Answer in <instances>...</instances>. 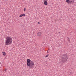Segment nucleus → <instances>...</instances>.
<instances>
[{
  "instance_id": "ddd939ff",
  "label": "nucleus",
  "mask_w": 76,
  "mask_h": 76,
  "mask_svg": "<svg viewBox=\"0 0 76 76\" xmlns=\"http://www.w3.org/2000/svg\"><path fill=\"white\" fill-rule=\"evenodd\" d=\"M7 70L6 69H5L4 70V71H5V72H6V71Z\"/></svg>"
},
{
  "instance_id": "6e6552de",
  "label": "nucleus",
  "mask_w": 76,
  "mask_h": 76,
  "mask_svg": "<svg viewBox=\"0 0 76 76\" xmlns=\"http://www.w3.org/2000/svg\"><path fill=\"white\" fill-rule=\"evenodd\" d=\"M2 53H3V56H6V53L5 52H3Z\"/></svg>"
},
{
  "instance_id": "7ed1b4c3",
  "label": "nucleus",
  "mask_w": 76,
  "mask_h": 76,
  "mask_svg": "<svg viewBox=\"0 0 76 76\" xmlns=\"http://www.w3.org/2000/svg\"><path fill=\"white\" fill-rule=\"evenodd\" d=\"M61 62L62 63H64L67 60V55L64 54L62 55L61 57Z\"/></svg>"
},
{
  "instance_id": "423d86ee",
  "label": "nucleus",
  "mask_w": 76,
  "mask_h": 76,
  "mask_svg": "<svg viewBox=\"0 0 76 76\" xmlns=\"http://www.w3.org/2000/svg\"><path fill=\"white\" fill-rule=\"evenodd\" d=\"M66 1L67 3H71L72 2V1L69 0H67Z\"/></svg>"
},
{
  "instance_id": "20e7f679",
  "label": "nucleus",
  "mask_w": 76,
  "mask_h": 76,
  "mask_svg": "<svg viewBox=\"0 0 76 76\" xmlns=\"http://www.w3.org/2000/svg\"><path fill=\"white\" fill-rule=\"evenodd\" d=\"M37 35L38 37H41V36H42V34L41 32H38L37 34Z\"/></svg>"
},
{
  "instance_id": "f8f14e48",
  "label": "nucleus",
  "mask_w": 76,
  "mask_h": 76,
  "mask_svg": "<svg viewBox=\"0 0 76 76\" xmlns=\"http://www.w3.org/2000/svg\"><path fill=\"white\" fill-rule=\"evenodd\" d=\"M26 10V8H24V11H25Z\"/></svg>"
},
{
  "instance_id": "4468645a",
  "label": "nucleus",
  "mask_w": 76,
  "mask_h": 76,
  "mask_svg": "<svg viewBox=\"0 0 76 76\" xmlns=\"http://www.w3.org/2000/svg\"><path fill=\"white\" fill-rule=\"evenodd\" d=\"M38 23L39 24V23H39V22H38Z\"/></svg>"
},
{
  "instance_id": "dca6fc26",
  "label": "nucleus",
  "mask_w": 76,
  "mask_h": 76,
  "mask_svg": "<svg viewBox=\"0 0 76 76\" xmlns=\"http://www.w3.org/2000/svg\"><path fill=\"white\" fill-rule=\"evenodd\" d=\"M37 44H38V43H37Z\"/></svg>"
},
{
  "instance_id": "39448f33",
  "label": "nucleus",
  "mask_w": 76,
  "mask_h": 76,
  "mask_svg": "<svg viewBox=\"0 0 76 76\" xmlns=\"http://www.w3.org/2000/svg\"><path fill=\"white\" fill-rule=\"evenodd\" d=\"M44 4L47 6L48 4V2H47V0H44Z\"/></svg>"
},
{
  "instance_id": "0eeeda50",
  "label": "nucleus",
  "mask_w": 76,
  "mask_h": 76,
  "mask_svg": "<svg viewBox=\"0 0 76 76\" xmlns=\"http://www.w3.org/2000/svg\"><path fill=\"white\" fill-rule=\"evenodd\" d=\"M25 16V14H23L20 15L19 16V17L20 18H21V17H22V16Z\"/></svg>"
},
{
  "instance_id": "f257e3e1",
  "label": "nucleus",
  "mask_w": 76,
  "mask_h": 76,
  "mask_svg": "<svg viewBox=\"0 0 76 76\" xmlns=\"http://www.w3.org/2000/svg\"><path fill=\"white\" fill-rule=\"evenodd\" d=\"M12 38L10 37L7 36L6 37V40H5V45H10L12 44Z\"/></svg>"
},
{
  "instance_id": "f03ea898",
  "label": "nucleus",
  "mask_w": 76,
  "mask_h": 76,
  "mask_svg": "<svg viewBox=\"0 0 76 76\" xmlns=\"http://www.w3.org/2000/svg\"><path fill=\"white\" fill-rule=\"evenodd\" d=\"M27 65L28 66H29V68L32 69L34 67V62L32 61H31V60L29 59H28L27 60Z\"/></svg>"
},
{
  "instance_id": "1a4fd4ad",
  "label": "nucleus",
  "mask_w": 76,
  "mask_h": 76,
  "mask_svg": "<svg viewBox=\"0 0 76 76\" xmlns=\"http://www.w3.org/2000/svg\"><path fill=\"white\" fill-rule=\"evenodd\" d=\"M47 53H50V50H48L47 51Z\"/></svg>"
},
{
  "instance_id": "9b49d317",
  "label": "nucleus",
  "mask_w": 76,
  "mask_h": 76,
  "mask_svg": "<svg viewBox=\"0 0 76 76\" xmlns=\"http://www.w3.org/2000/svg\"><path fill=\"white\" fill-rule=\"evenodd\" d=\"M45 57H48V55H46V56H45Z\"/></svg>"
},
{
  "instance_id": "9d476101",
  "label": "nucleus",
  "mask_w": 76,
  "mask_h": 76,
  "mask_svg": "<svg viewBox=\"0 0 76 76\" xmlns=\"http://www.w3.org/2000/svg\"><path fill=\"white\" fill-rule=\"evenodd\" d=\"M67 38H68V39H67L68 41H70V39H69V38L68 37Z\"/></svg>"
},
{
  "instance_id": "2eb2a0df",
  "label": "nucleus",
  "mask_w": 76,
  "mask_h": 76,
  "mask_svg": "<svg viewBox=\"0 0 76 76\" xmlns=\"http://www.w3.org/2000/svg\"><path fill=\"white\" fill-rule=\"evenodd\" d=\"M58 33L59 34H60V32H59Z\"/></svg>"
}]
</instances>
